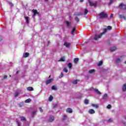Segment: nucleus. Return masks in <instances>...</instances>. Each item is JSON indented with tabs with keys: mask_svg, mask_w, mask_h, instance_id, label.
I'll return each instance as SVG.
<instances>
[{
	"mask_svg": "<svg viewBox=\"0 0 126 126\" xmlns=\"http://www.w3.org/2000/svg\"><path fill=\"white\" fill-rule=\"evenodd\" d=\"M120 8L121 9H122V10H125L126 8V6L125 5L124 3H122L120 5H119Z\"/></svg>",
	"mask_w": 126,
	"mask_h": 126,
	"instance_id": "4",
	"label": "nucleus"
},
{
	"mask_svg": "<svg viewBox=\"0 0 126 126\" xmlns=\"http://www.w3.org/2000/svg\"><path fill=\"white\" fill-rule=\"evenodd\" d=\"M89 114H91V115H92L93 114H95V110L93 109H91L88 111Z\"/></svg>",
	"mask_w": 126,
	"mask_h": 126,
	"instance_id": "5",
	"label": "nucleus"
},
{
	"mask_svg": "<svg viewBox=\"0 0 126 126\" xmlns=\"http://www.w3.org/2000/svg\"><path fill=\"white\" fill-rule=\"evenodd\" d=\"M64 46H65L66 48H69L70 46V43L65 42L64 43Z\"/></svg>",
	"mask_w": 126,
	"mask_h": 126,
	"instance_id": "6",
	"label": "nucleus"
},
{
	"mask_svg": "<svg viewBox=\"0 0 126 126\" xmlns=\"http://www.w3.org/2000/svg\"><path fill=\"white\" fill-rule=\"evenodd\" d=\"M9 3L11 6H13V4H12V3L9 2Z\"/></svg>",
	"mask_w": 126,
	"mask_h": 126,
	"instance_id": "47",
	"label": "nucleus"
},
{
	"mask_svg": "<svg viewBox=\"0 0 126 126\" xmlns=\"http://www.w3.org/2000/svg\"><path fill=\"white\" fill-rule=\"evenodd\" d=\"M25 18L26 20L27 23H29V20H28V19H29V17H25Z\"/></svg>",
	"mask_w": 126,
	"mask_h": 126,
	"instance_id": "30",
	"label": "nucleus"
},
{
	"mask_svg": "<svg viewBox=\"0 0 126 126\" xmlns=\"http://www.w3.org/2000/svg\"><path fill=\"white\" fill-rule=\"evenodd\" d=\"M75 32V28H73L71 32V35H74L75 34V32Z\"/></svg>",
	"mask_w": 126,
	"mask_h": 126,
	"instance_id": "19",
	"label": "nucleus"
},
{
	"mask_svg": "<svg viewBox=\"0 0 126 126\" xmlns=\"http://www.w3.org/2000/svg\"><path fill=\"white\" fill-rule=\"evenodd\" d=\"M107 29H104L103 32L100 33L99 34H95L94 37V39L95 41H97L98 39H100V38L102 37V35H104V34H105V33L107 32Z\"/></svg>",
	"mask_w": 126,
	"mask_h": 126,
	"instance_id": "1",
	"label": "nucleus"
},
{
	"mask_svg": "<svg viewBox=\"0 0 126 126\" xmlns=\"http://www.w3.org/2000/svg\"><path fill=\"white\" fill-rule=\"evenodd\" d=\"M45 1H48V0H44Z\"/></svg>",
	"mask_w": 126,
	"mask_h": 126,
	"instance_id": "55",
	"label": "nucleus"
},
{
	"mask_svg": "<svg viewBox=\"0 0 126 126\" xmlns=\"http://www.w3.org/2000/svg\"><path fill=\"white\" fill-rule=\"evenodd\" d=\"M108 121H109V122H111V119H109V120H108Z\"/></svg>",
	"mask_w": 126,
	"mask_h": 126,
	"instance_id": "54",
	"label": "nucleus"
},
{
	"mask_svg": "<svg viewBox=\"0 0 126 126\" xmlns=\"http://www.w3.org/2000/svg\"><path fill=\"white\" fill-rule=\"evenodd\" d=\"M19 72V71H17L16 74H18V73Z\"/></svg>",
	"mask_w": 126,
	"mask_h": 126,
	"instance_id": "52",
	"label": "nucleus"
},
{
	"mask_svg": "<svg viewBox=\"0 0 126 126\" xmlns=\"http://www.w3.org/2000/svg\"><path fill=\"white\" fill-rule=\"evenodd\" d=\"M122 62V60L120 58H117L116 60V63H120Z\"/></svg>",
	"mask_w": 126,
	"mask_h": 126,
	"instance_id": "12",
	"label": "nucleus"
},
{
	"mask_svg": "<svg viewBox=\"0 0 126 126\" xmlns=\"http://www.w3.org/2000/svg\"><path fill=\"white\" fill-rule=\"evenodd\" d=\"M54 120H55V117L50 116L49 118V121L50 123H52V122H54Z\"/></svg>",
	"mask_w": 126,
	"mask_h": 126,
	"instance_id": "8",
	"label": "nucleus"
},
{
	"mask_svg": "<svg viewBox=\"0 0 126 126\" xmlns=\"http://www.w3.org/2000/svg\"><path fill=\"white\" fill-rule=\"evenodd\" d=\"M32 12L33 13V14H34V15H35L36 14H37V13H38L37 10L33 9L32 10Z\"/></svg>",
	"mask_w": 126,
	"mask_h": 126,
	"instance_id": "29",
	"label": "nucleus"
},
{
	"mask_svg": "<svg viewBox=\"0 0 126 126\" xmlns=\"http://www.w3.org/2000/svg\"><path fill=\"white\" fill-rule=\"evenodd\" d=\"M87 13H88V10H87V9H85V10H84L85 15H86Z\"/></svg>",
	"mask_w": 126,
	"mask_h": 126,
	"instance_id": "35",
	"label": "nucleus"
},
{
	"mask_svg": "<svg viewBox=\"0 0 126 126\" xmlns=\"http://www.w3.org/2000/svg\"><path fill=\"white\" fill-rule=\"evenodd\" d=\"M17 125H18V126H20V124H19V123L17 122Z\"/></svg>",
	"mask_w": 126,
	"mask_h": 126,
	"instance_id": "50",
	"label": "nucleus"
},
{
	"mask_svg": "<svg viewBox=\"0 0 126 126\" xmlns=\"http://www.w3.org/2000/svg\"><path fill=\"white\" fill-rule=\"evenodd\" d=\"M102 64H103V62H102V61H100L98 63V66H100L102 65Z\"/></svg>",
	"mask_w": 126,
	"mask_h": 126,
	"instance_id": "34",
	"label": "nucleus"
},
{
	"mask_svg": "<svg viewBox=\"0 0 126 126\" xmlns=\"http://www.w3.org/2000/svg\"><path fill=\"white\" fill-rule=\"evenodd\" d=\"M15 97H17V96H19V93H17L16 92L15 94Z\"/></svg>",
	"mask_w": 126,
	"mask_h": 126,
	"instance_id": "39",
	"label": "nucleus"
},
{
	"mask_svg": "<svg viewBox=\"0 0 126 126\" xmlns=\"http://www.w3.org/2000/svg\"><path fill=\"white\" fill-rule=\"evenodd\" d=\"M66 112L67 113H69L70 114H71V113H72V109L71 108H67L66 110Z\"/></svg>",
	"mask_w": 126,
	"mask_h": 126,
	"instance_id": "16",
	"label": "nucleus"
},
{
	"mask_svg": "<svg viewBox=\"0 0 126 126\" xmlns=\"http://www.w3.org/2000/svg\"><path fill=\"white\" fill-rule=\"evenodd\" d=\"M78 61H79V59L78 58H75L74 60V63H78Z\"/></svg>",
	"mask_w": 126,
	"mask_h": 126,
	"instance_id": "25",
	"label": "nucleus"
},
{
	"mask_svg": "<svg viewBox=\"0 0 126 126\" xmlns=\"http://www.w3.org/2000/svg\"><path fill=\"white\" fill-rule=\"evenodd\" d=\"M30 102H31V99H28L25 100V103H30Z\"/></svg>",
	"mask_w": 126,
	"mask_h": 126,
	"instance_id": "33",
	"label": "nucleus"
},
{
	"mask_svg": "<svg viewBox=\"0 0 126 126\" xmlns=\"http://www.w3.org/2000/svg\"><path fill=\"white\" fill-rule=\"evenodd\" d=\"M125 120H126V117H125Z\"/></svg>",
	"mask_w": 126,
	"mask_h": 126,
	"instance_id": "57",
	"label": "nucleus"
},
{
	"mask_svg": "<svg viewBox=\"0 0 126 126\" xmlns=\"http://www.w3.org/2000/svg\"><path fill=\"white\" fill-rule=\"evenodd\" d=\"M51 89H52V90H55V91H56V90H58V89L57 88V87H56V86H53L52 87V88H51Z\"/></svg>",
	"mask_w": 126,
	"mask_h": 126,
	"instance_id": "27",
	"label": "nucleus"
},
{
	"mask_svg": "<svg viewBox=\"0 0 126 126\" xmlns=\"http://www.w3.org/2000/svg\"><path fill=\"white\" fill-rule=\"evenodd\" d=\"M125 63H126V61L125 62Z\"/></svg>",
	"mask_w": 126,
	"mask_h": 126,
	"instance_id": "56",
	"label": "nucleus"
},
{
	"mask_svg": "<svg viewBox=\"0 0 126 126\" xmlns=\"http://www.w3.org/2000/svg\"><path fill=\"white\" fill-rule=\"evenodd\" d=\"M122 90L123 91H124V92L126 91V83L124 85H123V87L122 88Z\"/></svg>",
	"mask_w": 126,
	"mask_h": 126,
	"instance_id": "20",
	"label": "nucleus"
},
{
	"mask_svg": "<svg viewBox=\"0 0 126 126\" xmlns=\"http://www.w3.org/2000/svg\"><path fill=\"white\" fill-rule=\"evenodd\" d=\"M49 77H51V76H50Z\"/></svg>",
	"mask_w": 126,
	"mask_h": 126,
	"instance_id": "58",
	"label": "nucleus"
},
{
	"mask_svg": "<svg viewBox=\"0 0 126 126\" xmlns=\"http://www.w3.org/2000/svg\"><path fill=\"white\" fill-rule=\"evenodd\" d=\"M95 92H96L98 95H101V94H102V93L97 89L95 90Z\"/></svg>",
	"mask_w": 126,
	"mask_h": 126,
	"instance_id": "22",
	"label": "nucleus"
},
{
	"mask_svg": "<svg viewBox=\"0 0 126 126\" xmlns=\"http://www.w3.org/2000/svg\"><path fill=\"white\" fill-rule=\"evenodd\" d=\"M102 99H103V100H107V99H108V94H104L102 96Z\"/></svg>",
	"mask_w": 126,
	"mask_h": 126,
	"instance_id": "11",
	"label": "nucleus"
},
{
	"mask_svg": "<svg viewBox=\"0 0 126 126\" xmlns=\"http://www.w3.org/2000/svg\"><path fill=\"white\" fill-rule=\"evenodd\" d=\"M95 72L94 69H91L89 70V73H90V74H92V73H94Z\"/></svg>",
	"mask_w": 126,
	"mask_h": 126,
	"instance_id": "21",
	"label": "nucleus"
},
{
	"mask_svg": "<svg viewBox=\"0 0 126 126\" xmlns=\"http://www.w3.org/2000/svg\"><path fill=\"white\" fill-rule=\"evenodd\" d=\"M111 108H112V105H111L110 104H108L107 106V109H111Z\"/></svg>",
	"mask_w": 126,
	"mask_h": 126,
	"instance_id": "40",
	"label": "nucleus"
},
{
	"mask_svg": "<svg viewBox=\"0 0 126 126\" xmlns=\"http://www.w3.org/2000/svg\"><path fill=\"white\" fill-rule=\"evenodd\" d=\"M98 16L99 18L103 19V18H107L108 17V14L105 13L104 12H101L98 14Z\"/></svg>",
	"mask_w": 126,
	"mask_h": 126,
	"instance_id": "2",
	"label": "nucleus"
},
{
	"mask_svg": "<svg viewBox=\"0 0 126 126\" xmlns=\"http://www.w3.org/2000/svg\"><path fill=\"white\" fill-rule=\"evenodd\" d=\"M53 99H54V97L52 95H50L49 97V102H52L53 101Z\"/></svg>",
	"mask_w": 126,
	"mask_h": 126,
	"instance_id": "24",
	"label": "nucleus"
},
{
	"mask_svg": "<svg viewBox=\"0 0 126 126\" xmlns=\"http://www.w3.org/2000/svg\"><path fill=\"white\" fill-rule=\"evenodd\" d=\"M119 18H121V19H123L124 20H125L126 17L123 15H119Z\"/></svg>",
	"mask_w": 126,
	"mask_h": 126,
	"instance_id": "17",
	"label": "nucleus"
},
{
	"mask_svg": "<svg viewBox=\"0 0 126 126\" xmlns=\"http://www.w3.org/2000/svg\"><path fill=\"white\" fill-rule=\"evenodd\" d=\"M50 45V41L47 42V46H49Z\"/></svg>",
	"mask_w": 126,
	"mask_h": 126,
	"instance_id": "49",
	"label": "nucleus"
},
{
	"mask_svg": "<svg viewBox=\"0 0 126 126\" xmlns=\"http://www.w3.org/2000/svg\"><path fill=\"white\" fill-rule=\"evenodd\" d=\"M113 16H114V14H111V15H110V18H112L113 17Z\"/></svg>",
	"mask_w": 126,
	"mask_h": 126,
	"instance_id": "48",
	"label": "nucleus"
},
{
	"mask_svg": "<svg viewBox=\"0 0 126 126\" xmlns=\"http://www.w3.org/2000/svg\"><path fill=\"white\" fill-rule=\"evenodd\" d=\"M20 119L21 122H26V118L23 116L20 117Z\"/></svg>",
	"mask_w": 126,
	"mask_h": 126,
	"instance_id": "9",
	"label": "nucleus"
},
{
	"mask_svg": "<svg viewBox=\"0 0 126 126\" xmlns=\"http://www.w3.org/2000/svg\"><path fill=\"white\" fill-rule=\"evenodd\" d=\"M6 78H7V75L4 76L3 79H6Z\"/></svg>",
	"mask_w": 126,
	"mask_h": 126,
	"instance_id": "46",
	"label": "nucleus"
},
{
	"mask_svg": "<svg viewBox=\"0 0 126 126\" xmlns=\"http://www.w3.org/2000/svg\"><path fill=\"white\" fill-rule=\"evenodd\" d=\"M75 20H76V22H79V18H78V17L77 16L75 17Z\"/></svg>",
	"mask_w": 126,
	"mask_h": 126,
	"instance_id": "32",
	"label": "nucleus"
},
{
	"mask_svg": "<svg viewBox=\"0 0 126 126\" xmlns=\"http://www.w3.org/2000/svg\"><path fill=\"white\" fill-rule=\"evenodd\" d=\"M39 111L41 113H43V109H42V108H41V107L39 108Z\"/></svg>",
	"mask_w": 126,
	"mask_h": 126,
	"instance_id": "45",
	"label": "nucleus"
},
{
	"mask_svg": "<svg viewBox=\"0 0 126 126\" xmlns=\"http://www.w3.org/2000/svg\"><path fill=\"white\" fill-rule=\"evenodd\" d=\"M66 24L67 27H68L69 28H70V27L71 26V24L67 21L66 22Z\"/></svg>",
	"mask_w": 126,
	"mask_h": 126,
	"instance_id": "18",
	"label": "nucleus"
},
{
	"mask_svg": "<svg viewBox=\"0 0 126 126\" xmlns=\"http://www.w3.org/2000/svg\"><path fill=\"white\" fill-rule=\"evenodd\" d=\"M89 102V101L88 100V99L85 100V104H88Z\"/></svg>",
	"mask_w": 126,
	"mask_h": 126,
	"instance_id": "42",
	"label": "nucleus"
},
{
	"mask_svg": "<svg viewBox=\"0 0 126 126\" xmlns=\"http://www.w3.org/2000/svg\"><path fill=\"white\" fill-rule=\"evenodd\" d=\"M117 50V47L116 46H113L110 48V51L111 52H115Z\"/></svg>",
	"mask_w": 126,
	"mask_h": 126,
	"instance_id": "10",
	"label": "nucleus"
},
{
	"mask_svg": "<svg viewBox=\"0 0 126 126\" xmlns=\"http://www.w3.org/2000/svg\"><path fill=\"white\" fill-rule=\"evenodd\" d=\"M27 89L28 91H34V89L32 87H28Z\"/></svg>",
	"mask_w": 126,
	"mask_h": 126,
	"instance_id": "13",
	"label": "nucleus"
},
{
	"mask_svg": "<svg viewBox=\"0 0 126 126\" xmlns=\"http://www.w3.org/2000/svg\"><path fill=\"white\" fill-rule=\"evenodd\" d=\"M78 81H79V80H74V81H73L72 84H77V83L78 82Z\"/></svg>",
	"mask_w": 126,
	"mask_h": 126,
	"instance_id": "28",
	"label": "nucleus"
},
{
	"mask_svg": "<svg viewBox=\"0 0 126 126\" xmlns=\"http://www.w3.org/2000/svg\"><path fill=\"white\" fill-rule=\"evenodd\" d=\"M67 118V116H66V115H64L63 118V121L66 120Z\"/></svg>",
	"mask_w": 126,
	"mask_h": 126,
	"instance_id": "36",
	"label": "nucleus"
},
{
	"mask_svg": "<svg viewBox=\"0 0 126 126\" xmlns=\"http://www.w3.org/2000/svg\"><path fill=\"white\" fill-rule=\"evenodd\" d=\"M63 70V71H64V72H66V73H67L68 71L66 67H64Z\"/></svg>",
	"mask_w": 126,
	"mask_h": 126,
	"instance_id": "38",
	"label": "nucleus"
},
{
	"mask_svg": "<svg viewBox=\"0 0 126 126\" xmlns=\"http://www.w3.org/2000/svg\"><path fill=\"white\" fill-rule=\"evenodd\" d=\"M36 113H37V110H35L32 112V118H33V117H34V116H35V115H36Z\"/></svg>",
	"mask_w": 126,
	"mask_h": 126,
	"instance_id": "14",
	"label": "nucleus"
},
{
	"mask_svg": "<svg viewBox=\"0 0 126 126\" xmlns=\"http://www.w3.org/2000/svg\"><path fill=\"white\" fill-rule=\"evenodd\" d=\"M82 14V13H80V12H78V13H75L74 14V15H75L76 16H79L80 15H81Z\"/></svg>",
	"mask_w": 126,
	"mask_h": 126,
	"instance_id": "26",
	"label": "nucleus"
},
{
	"mask_svg": "<svg viewBox=\"0 0 126 126\" xmlns=\"http://www.w3.org/2000/svg\"><path fill=\"white\" fill-rule=\"evenodd\" d=\"M67 66L69 68H71V67L72 66L71 63H68Z\"/></svg>",
	"mask_w": 126,
	"mask_h": 126,
	"instance_id": "31",
	"label": "nucleus"
},
{
	"mask_svg": "<svg viewBox=\"0 0 126 126\" xmlns=\"http://www.w3.org/2000/svg\"><path fill=\"white\" fill-rule=\"evenodd\" d=\"M84 0H80L81 2H83Z\"/></svg>",
	"mask_w": 126,
	"mask_h": 126,
	"instance_id": "53",
	"label": "nucleus"
},
{
	"mask_svg": "<svg viewBox=\"0 0 126 126\" xmlns=\"http://www.w3.org/2000/svg\"><path fill=\"white\" fill-rule=\"evenodd\" d=\"M88 2L91 6H94V7H96L97 6V4L98 3V2L96 1L94 3L91 1L90 0H88Z\"/></svg>",
	"mask_w": 126,
	"mask_h": 126,
	"instance_id": "3",
	"label": "nucleus"
},
{
	"mask_svg": "<svg viewBox=\"0 0 126 126\" xmlns=\"http://www.w3.org/2000/svg\"><path fill=\"white\" fill-rule=\"evenodd\" d=\"M63 72H62L60 74V75L59 76V78H62V77H63Z\"/></svg>",
	"mask_w": 126,
	"mask_h": 126,
	"instance_id": "41",
	"label": "nucleus"
},
{
	"mask_svg": "<svg viewBox=\"0 0 126 126\" xmlns=\"http://www.w3.org/2000/svg\"><path fill=\"white\" fill-rule=\"evenodd\" d=\"M1 40H2V37H0V41H1Z\"/></svg>",
	"mask_w": 126,
	"mask_h": 126,
	"instance_id": "51",
	"label": "nucleus"
},
{
	"mask_svg": "<svg viewBox=\"0 0 126 126\" xmlns=\"http://www.w3.org/2000/svg\"><path fill=\"white\" fill-rule=\"evenodd\" d=\"M52 81H53V79H50L47 80L46 81V85H48V84H50V83H52Z\"/></svg>",
	"mask_w": 126,
	"mask_h": 126,
	"instance_id": "7",
	"label": "nucleus"
},
{
	"mask_svg": "<svg viewBox=\"0 0 126 126\" xmlns=\"http://www.w3.org/2000/svg\"><path fill=\"white\" fill-rule=\"evenodd\" d=\"M92 107L96 108V109H98V108L99 107L98 105L95 104H92Z\"/></svg>",
	"mask_w": 126,
	"mask_h": 126,
	"instance_id": "23",
	"label": "nucleus"
},
{
	"mask_svg": "<svg viewBox=\"0 0 126 126\" xmlns=\"http://www.w3.org/2000/svg\"><path fill=\"white\" fill-rule=\"evenodd\" d=\"M107 29H108V30H112V27L110 26H108Z\"/></svg>",
	"mask_w": 126,
	"mask_h": 126,
	"instance_id": "43",
	"label": "nucleus"
},
{
	"mask_svg": "<svg viewBox=\"0 0 126 126\" xmlns=\"http://www.w3.org/2000/svg\"><path fill=\"white\" fill-rule=\"evenodd\" d=\"M29 56V53L27 52L23 54L24 58H28Z\"/></svg>",
	"mask_w": 126,
	"mask_h": 126,
	"instance_id": "15",
	"label": "nucleus"
},
{
	"mask_svg": "<svg viewBox=\"0 0 126 126\" xmlns=\"http://www.w3.org/2000/svg\"><path fill=\"white\" fill-rule=\"evenodd\" d=\"M59 62H64V58H61Z\"/></svg>",
	"mask_w": 126,
	"mask_h": 126,
	"instance_id": "44",
	"label": "nucleus"
},
{
	"mask_svg": "<svg viewBox=\"0 0 126 126\" xmlns=\"http://www.w3.org/2000/svg\"><path fill=\"white\" fill-rule=\"evenodd\" d=\"M114 1H116V0H111L109 4H112V3H113Z\"/></svg>",
	"mask_w": 126,
	"mask_h": 126,
	"instance_id": "37",
	"label": "nucleus"
}]
</instances>
